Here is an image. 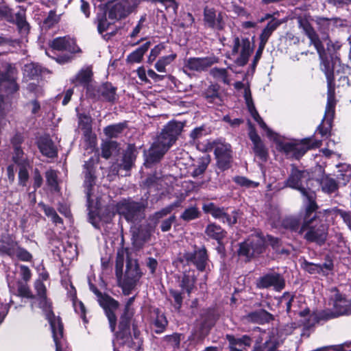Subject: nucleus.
I'll use <instances>...</instances> for the list:
<instances>
[{"label":"nucleus","mask_w":351,"mask_h":351,"mask_svg":"<svg viewBox=\"0 0 351 351\" xmlns=\"http://www.w3.org/2000/svg\"><path fill=\"white\" fill-rule=\"evenodd\" d=\"M34 287L37 292V298H35L36 305L45 313L47 319L51 326L53 341L56 345V351H64L66 346V341L63 337V325L59 317H56L51 311V305L45 296L46 288L40 280L34 282Z\"/></svg>","instance_id":"nucleus-1"},{"label":"nucleus","mask_w":351,"mask_h":351,"mask_svg":"<svg viewBox=\"0 0 351 351\" xmlns=\"http://www.w3.org/2000/svg\"><path fill=\"white\" fill-rule=\"evenodd\" d=\"M126 258V271L123 280L128 281L136 285L141 277L137 263L129 258L128 251L126 248L121 247L118 250L116 258V275L119 279L122 276L124 261Z\"/></svg>","instance_id":"nucleus-2"},{"label":"nucleus","mask_w":351,"mask_h":351,"mask_svg":"<svg viewBox=\"0 0 351 351\" xmlns=\"http://www.w3.org/2000/svg\"><path fill=\"white\" fill-rule=\"evenodd\" d=\"M324 66V72L328 80V99L326 110L322 123L319 125L317 131L322 136H327L330 130L332 121L335 114V99L334 88L332 87V80L330 78V72L328 64L323 60Z\"/></svg>","instance_id":"nucleus-3"},{"label":"nucleus","mask_w":351,"mask_h":351,"mask_svg":"<svg viewBox=\"0 0 351 351\" xmlns=\"http://www.w3.org/2000/svg\"><path fill=\"white\" fill-rule=\"evenodd\" d=\"M229 46V58L233 60L238 66L245 65L253 51L250 40L247 38L234 36Z\"/></svg>","instance_id":"nucleus-4"},{"label":"nucleus","mask_w":351,"mask_h":351,"mask_svg":"<svg viewBox=\"0 0 351 351\" xmlns=\"http://www.w3.org/2000/svg\"><path fill=\"white\" fill-rule=\"evenodd\" d=\"M327 230L328 228L325 223L318 221L316 218L313 217L310 220L304 219L299 234H303L304 238L308 241L322 245L326 239Z\"/></svg>","instance_id":"nucleus-5"},{"label":"nucleus","mask_w":351,"mask_h":351,"mask_svg":"<svg viewBox=\"0 0 351 351\" xmlns=\"http://www.w3.org/2000/svg\"><path fill=\"white\" fill-rule=\"evenodd\" d=\"M321 145L320 141H313L312 138H305L301 141H292L281 144V149L289 156L298 159L308 149L318 147Z\"/></svg>","instance_id":"nucleus-6"},{"label":"nucleus","mask_w":351,"mask_h":351,"mask_svg":"<svg viewBox=\"0 0 351 351\" xmlns=\"http://www.w3.org/2000/svg\"><path fill=\"white\" fill-rule=\"evenodd\" d=\"M90 290L97 296L98 302L104 309L106 315L108 319L110 329L112 331H114L117 322V317L114 312L119 307L118 302L108 295H103L97 289L92 285H90Z\"/></svg>","instance_id":"nucleus-7"},{"label":"nucleus","mask_w":351,"mask_h":351,"mask_svg":"<svg viewBox=\"0 0 351 351\" xmlns=\"http://www.w3.org/2000/svg\"><path fill=\"white\" fill-rule=\"evenodd\" d=\"M265 241L261 236L253 235L240 245L239 254L250 258L262 253Z\"/></svg>","instance_id":"nucleus-8"},{"label":"nucleus","mask_w":351,"mask_h":351,"mask_svg":"<svg viewBox=\"0 0 351 351\" xmlns=\"http://www.w3.org/2000/svg\"><path fill=\"white\" fill-rule=\"evenodd\" d=\"M144 210L143 206L138 202L124 200L117 204V211L128 221L136 220Z\"/></svg>","instance_id":"nucleus-9"},{"label":"nucleus","mask_w":351,"mask_h":351,"mask_svg":"<svg viewBox=\"0 0 351 351\" xmlns=\"http://www.w3.org/2000/svg\"><path fill=\"white\" fill-rule=\"evenodd\" d=\"M87 95L95 99L113 101L116 99V89L109 83L100 86L90 85L87 87Z\"/></svg>","instance_id":"nucleus-10"},{"label":"nucleus","mask_w":351,"mask_h":351,"mask_svg":"<svg viewBox=\"0 0 351 351\" xmlns=\"http://www.w3.org/2000/svg\"><path fill=\"white\" fill-rule=\"evenodd\" d=\"M134 301V297L128 299L123 314L121 315L119 324V331L117 332V338L123 339V343H125L130 335V322L133 315V310L131 308Z\"/></svg>","instance_id":"nucleus-11"},{"label":"nucleus","mask_w":351,"mask_h":351,"mask_svg":"<svg viewBox=\"0 0 351 351\" xmlns=\"http://www.w3.org/2000/svg\"><path fill=\"white\" fill-rule=\"evenodd\" d=\"M215 155L217 167L222 171L230 167L232 162V151L230 144L217 143L215 147Z\"/></svg>","instance_id":"nucleus-12"},{"label":"nucleus","mask_w":351,"mask_h":351,"mask_svg":"<svg viewBox=\"0 0 351 351\" xmlns=\"http://www.w3.org/2000/svg\"><path fill=\"white\" fill-rule=\"evenodd\" d=\"M218 62V58L215 56H206L204 58H189L185 60L184 71L202 72L215 63Z\"/></svg>","instance_id":"nucleus-13"},{"label":"nucleus","mask_w":351,"mask_h":351,"mask_svg":"<svg viewBox=\"0 0 351 351\" xmlns=\"http://www.w3.org/2000/svg\"><path fill=\"white\" fill-rule=\"evenodd\" d=\"M351 314V309L348 308V302L341 295L337 294L333 304V310H326L321 313L322 319H330L343 315Z\"/></svg>","instance_id":"nucleus-14"},{"label":"nucleus","mask_w":351,"mask_h":351,"mask_svg":"<svg viewBox=\"0 0 351 351\" xmlns=\"http://www.w3.org/2000/svg\"><path fill=\"white\" fill-rule=\"evenodd\" d=\"M182 128L183 124L180 122H169L158 136L159 142L167 143V145L171 147L176 141L178 136L181 133Z\"/></svg>","instance_id":"nucleus-15"},{"label":"nucleus","mask_w":351,"mask_h":351,"mask_svg":"<svg viewBox=\"0 0 351 351\" xmlns=\"http://www.w3.org/2000/svg\"><path fill=\"white\" fill-rule=\"evenodd\" d=\"M204 212L208 213L216 219L229 225L234 224L237 220V213L232 212L231 215L224 211L223 208L216 206L213 203L204 204L202 206Z\"/></svg>","instance_id":"nucleus-16"},{"label":"nucleus","mask_w":351,"mask_h":351,"mask_svg":"<svg viewBox=\"0 0 351 351\" xmlns=\"http://www.w3.org/2000/svg\"><path fill=\"white\" fill-rule=\"evenodd\" d=\"M299 27L303 29L305 34L310 39V44L314 45L320 58L323 60L324 47L313 27L306 20L304 19L299 20Z\"/></svg>","instance_id":"nucleus-17"},{"label":"nucleus","mask_w":351,"mask_h":351,"mask_svg":"<svg viewBox=\"0 0 351 351\" xmlns=\"http://www.w3.org/2000/svg\"><path fill=\"white\" fill-rule=\"evenodd\" d=\"M256 285L261 289L273 287L275 290L280 291L285 287V280L278 274H270L261 277Z\"/></svg>","instance_id":"nucleus-18"},{"label":"nucleus","mask_w":351,"mask_h":351,"mask_svg":"<svg viewBox=\"0 0 351 351\" xmlns=\"http://www.w3.org/2000/svg\"><path fill=\"white\" fill-rule=\"evenodd\" d=\"M204 21L205 24L212 28L221 29L223 27L222 15L213 8L206 7L204 10Z\"/></svg>","instance_id":"nucleus-19"},{"label":"nucleus","mask_w":351,"mask_h":351,"mask_svg":"<svg viewBox=\"0 0 351 351\" xmlns=\"http://www.w3.org/2000/svg\"><path fill=\"white\" fill-rule=\"evenodd\" d=\"M184 258L188 263H193L199 271H204L207 263V254L204 248L199 249L194 252L185 254Z\"/></svg>","instance_id":"nucleus-20"},{"label":"nucleus","mask_w":351,"mask_h":351,"mask_svg":"<svg viewBox=\"0 0 351 351\" xmlns=\"http://www.w3.org/2000/svg\"><path fill=\"white\" fill-rule=\"evenodd\" d=\"M51 47L56 50L67 51L72 53L80 51V48L75 44V41L69 37L55 38L51 42Z\"/></svg>","instance_id":"nucleus-21"},{"label":"nucleus","mask_w":351,"mask_h":351,"mask_svg":"<svg viewBox=\"0 0 351 351\" xmlns=\"http://www.w3.org/2000/svg\"><path fill=\"white\" fill-rule=\"evenodd\" d=\"M305 178H306V174L304 171L293 168L291 175L286 181V186L297 189L302 194L308 191L302 185L303 180Z\"/></svg>","instance_id":"nucleus-22"},{"label":"nucleus","mask_w":351,"mask_h":351,"mask_svg":"<svg viewBox=\"0 0 351 351\" xmlns=\"http://www.w3.org/2000/svg\"><path fill=\"white\" fill-rule=\"evenodd\" d=\"M169 147L167 143L159 142V138H157L148 151L147 161L150 162L158 161Z\"/></svg>","instance_id":"nucleus-23"},{"label":"nucleus","mask_w":351,"mask_h":351,"mask_svg":"<svg viewBox=\"0 0 351 351\" xmlns=\"http://www.w3.org/2000/svg\"><path fill=\"white\" fill-rule=\"evenodd\" d=\"M84 167L86 168L85 173L84 187L87 197V201L90 205L94 202L95 195V176L91 169L88 167V163L86 162Z\"/></svg>","instance_id":"nucleus-24"},{"label":"nucleus","mask_w":351,"mask_h":351,"mask_svg":"<svg viewBox=\"0 0 351 351\" xmlns=\"http://www.w3.org/2000/svg\"><path fill=\"white\" fill-rule=\"evenodd\" d=\"M38 148L44 156L49 158H53L57 155V148L47 136L40 137L38 141Z\"/></svg>","instance_id":"nucleus-25"},{"label":"nucleus","mask_w":351,"mask_h":351,"mask_svg":"<svg viewBox=\"0 0 351 351\" xmlns=\"http://www.w3.org/2000/svg\"><path fill=\"white\" fill-rule=\"evenodd\" d=\"M227 339L229 341L230 351H243L251 344L250 338L246 335L237 339L233 336L227 335Z\"/></svg>","instance_id":"nucleus-26"},{"label":"nucleus","mask_w":351,"mask_h":351,"mask_svg":"<svg viewBox=\"0 0 351 351\" xmlns=\"http://www.w3.org/2000/svg\"><path fill=\"white\" fill-rule=\"evenodd\" d=\"M17 243L10 235L2 237L0 240V253L8 254L10 256H14V252Z\"/></svg>","instance_id":"nucleus-27"},{"label":"nucleus","mask_w":351,"mask_h":351,"mask_svg":"<svg viewBox=\"0 0 351 351\" xmlns=\"http://www.w3.org/2000/svg\"><path fill=\"white\" fill-rule=\"evenodd\" d=\"M92 77L93 71L91 67L86 66L79 71L76 75L71 80V82L76 84L86 86L87 88L88 86L90 85L88 84L91 82Z\"/></svg>","instance_id":"nucleus-28"},{"label":"nucleus","mask_w":351,"mask_h":351,"mask_svg":"<svg viewBox=\"0 0 351 351\" xmlns=\"http://www.w3.org/2000/svg\"><path fill=\"white\" fill-rule=\"evenodd\" d=\"M205 234L209 238L216 240L219 243L226 237V232L221 226L215 223L208 224L205 230Z\"/></svg>","instance_id":"nucleus-29"},{"label":"nucleus","mask_w":351,"mask_h":351,"mask_svg":"<svg viewBox=\"0 0 351 351\" xmlns=\"http://www.w3.org/2000/svg\"><path fill=\"white\" fill-rule=\"evenodd\" d=\"M152 317L155 332H162L167 325V320L164 314L157 309L153 312Z\"/></svg>","instance_id":"nucleus-30"},{"label":"nucleus","mask_w":351,"mask_h":351,"mask_svg":"<svg viewBox=\"0 0 351 351\" xmlns=\"http://www.w3.org/2000/svg\"><path fill=\"white\" fill-rule=\"evenodd\" d=\"M150 46L151 43L149 41L146 42L135 51L130 53L127 57V60L132 63L140 62L142 60L144 54L147 52Z\"/></svg>","instance_id":"nucleus-31"},{"label":"nucleus","mask_w":351,"mask_h":351,"mask_svg":"<svg viewBox=\"0 0 351 351\" xmlns=\"http://www.w3.org/2000/svg\"><path fill=\"white\" fill-rule=\"evenodd\" d=\"M246 102H247L248 110H249L251 116L254 119V121H256L258 123V125H260V127L262 129H263L265 131L267 132V134L269 136H271V131L269 129V128L267 126L266 123L263 121L262 118L258 114L252 100H250L247 98Z\"/></svg>","instance_id":"nucleus-32"},{"label":"nucleus","mask_w":351,"mask_h":351,"mask_svg":"<svg viewBox=\"0 0 351 351\" xmlns=\"http://www.w3.org/2000/svg\"><path fill=\"white\" fill-rule=\"evenodd\" d=\"M195 280L196 278L195 271L184 272L180 283V287L183 290H185L188 294H190L194 288Z\"/></svg>","instance_id":"nucleus-33"},{"label":"nucleus","mask_w":351,"mask_h":351,"mask_svg":"<svg viewBox=\"0 0 351 351\" xmlns=\"http://www.w3.org/2000/svg\"><path fill=\"white\" fill-rule=\"evenodd\" d=\"M177 54L171 53L168 56L160 57L155 63L154 68L160 73H166V66L171 64L176 58Z\"/></svg>","instance_id":"nucleus-34"},{"label":"nucleus","mask_w":351,"mask_h":351,"mask_svg":"<svg viewBox=\"0 0 351 351\" xmlns=\"http://www.w3.org/2000/svg\"><path fill=\"white\" fill-rule=\"evenodd\" d=\"M306 199L308 205L306 206V215L305 219L310 220L311 218H315V215L311 217L312 213L316 210L317 205L314 201L315 193L310 189L302 194Z\"/></svg>","instance_id":"nucleus-35"},{"label":"nucleus","mask_w":351,"mask_h":351,"mask_svg":"<svg viewBox=\"0 0 351 351\" xmlns=\"http://www.w3.org/2000/svg\"><path fill=\"white\" fill-rule=\"evenodd\" d=\"M280 25V22L278 20H272L269 21L260 36L261 43L266 44L272 32L276 29Z\"/></svg>","instance_id":"nucleus-36"},{"label":"nucleus","mask_w":351,"mask_h":351,"mask_svg":"<svg viewBox=\"0 0 351 351\" xmlns=\"http://www.w3.org/2000/svg\"><path fill=\"white\" fill-rule=\"evenodd\" d=\"M14 162L19 167L29 166V161L24 154L23 151L21 147H16L14 148V153L12 156Z\"/></svg>","instance_id":"nucleus-37"},{"label":"nucleus","mask_w":351,"mask_h":351,"mask_svg":"<svg viewBox=\"0 0 351 351\" xmlns=\"http://www.w3.org/2000/svg\"><path fill=\"white\" fill-rule=\"evenodd\" d=\"M16 25L23 34H27L29 31V25L26 21L25 10L20 8L19 11L16 14Z\"/></svg>","instance_id":"nucleus-38"},{"label":"nucleus","mask_w":351,"mask_h":351,"mask_svg":"<svg viewBox=\"0 0 351 351\" xmlns=\"http://www.w3.org/2000/svg\"><path fill=\"white\" fill-rule=\"evenodd\" d=\"M125 123H120L108 125L104 128V133L110 138L117 137L125 129Z\"/></svg>","instance_id":"nucleus-39"},{"label":"nucleus","mask_w":351,"mask_h":351,"mask_svg":"<svg viewBox=\"0 0 351 351\" xmlns=\"http://www.w3.org/2000/svg\"><path fill=\"white\" fill-rule=\"evenodd\" d=\"M18 293L19 295L21 297L33 299L31 303V308L32 310H34L35 306H36V302L35 300V297L31 293L30 289L27 284L19 282L18 285Z\"/></svg>","instance_id":"nucleus-40"},{"label":"nucleus","mask_w":351,"mask_h":351,"mask_svg":"<svg viewBox=\"0 0 351 351\" xmlns=\"http://www.w3.org/2000/svg\"><path fill=\"white\" fill-rule=\"evenodd\" d=\"M106 12L99 13L95 19V23L97 24V31L100 34L106 32L110 25V23L106 19Z\"/></svg>","instance_id":"nucleus-41"},{"label":"nucleus","mask_w":351,"mask_h":351,"mask_svg":"<svg viewBox=\"0 0 351 351\" xmlns=\"http://www.w3.org/2000/svg\"><path fill=\"white\" fill-rule=\"evenodd\" d=\"M78 119L79 127L83 130L85 136H88L91 132V117L86 114H80Z\"/></svg>","instance_id":"nucleus-42"},{"label":"nucleus","mask_w":351,"mask_h":351,"mask_svg":"<svg viewBox=\"0 0 351 351\" xmlns=\"http://www.w3.org/2000/svg\"><path fill=\"white\" fill-rule=\"evenodd\" d=\"M117 149V143L114 141H106L101 145V156L105 158H108Z\"/></svg>","instance_id":"nucleus-43"},{"label":"nucleus","mask_w":351,"mask_h":351,"mask_svg":"<svg viewBox=\"0 0 351 351\" xmlns=\"http://www.w3.org/2000/svg\"><path fill=\"white\" fill-rule=\"evenodd\" d=\"M205 97L209 103L219 104L221 99L218 90L215 85L210 86L205 92Z\"/></svg>","instance_id":"nucleus-44"},{"label":"nucleus","mask_w":351,"mask_h":351,"mask_svg":"<svg viewBox=\"0 0 351 351\" xmlns=\"http://www.w3.org/2000/svg\"><path fill=\"white\" fill-rule=\"evenodd\" d=\"M173 205H169L168 206L162 208L159 211L156 212L152 216H150V220L154 221L155 224H157L159 221L167 216L173 210Z\"/></svg>","instance_id":"nucleus-45"},{"label":"nucleus","mask_w":351,"mask_h":351,"mask_svg":"<svg viewBox=\"0 0 351 351\" xmlns=\"http://www.w3.org/2000/svg\"><path fill=\"white\" fill-rule=\"evenodd\" d=\"M16 80V70L14 68L10 67V70L6 73L2 74L1 80L4 82H8L10 84L11 88L12 90L16 91L18 89L17 84L15 82Z\"/></svg>","instance_id":"nucleus-46"},{"label":"nucleus","mask_w":351,"mask_h":351,"mask_svg":"<svg viewBox=\"0 0 351 351\" xmlns=\"http://www.w3.org/2000/svg\"><path fill=\"white\" fill-rule=\"evenodd\" d=\"M40 66L34 63L27 64L23 68L24 75L29 78L38 76L40 73Z\"/></svg>","instance_id":"nucleus-47"},{"label":"nucleus","mask_w":351,"mask_h":351,"mask_svg":"<svg viewBox=\"0 0 351 351\" xmlns=\"http://www.w3.org/2000/svg\"><path fill=\"white\" fill-rule=\"evenodd\" d=\"M199 212L195 206H191L184 210L180 215V219L185 221H189L199 217Z\"/></svg>","instance_id":"nucleus-48"},{"label":"nucleus","mask_w":351,"mask_h":351,"mask_svg":"<svg viewBox=\"0 0 351 351\" xmlns=\"http://www.w3.org/2000/svg\"><path fill=\"white\" fill-rule=\"evenodd\" d=\"M322 190L326 193H332L337 189L336 181L330 178H324L321 182Z\"/></svg>","instance_id":"nucleus-49"},{"label":"nucleus","mask_w":351,"mask_h":351,"mask_svg":"<svg viewBox=\"0 0 351 351\" xmlns=\"http://www.w3.org/2000/svg\"><path fill=\"white\" fill-rule=\"evenodd\" d=\"M210 74L218 80L226 84H228L230 82L228 72L226 69L213 68L210 70Z\"/></svg>","instance_id":"nucleus-50"},{"label":"nucleus","mask_w":351,"mask_h":351,"mask_svg":"<svg viewBox=\"0 0 351 351\" xmlns=\"http://www.w3.org/2000/svg\"><path fill=\"white\" fill-rule=\"evenodd\" d=\"M283 225L285 228L298 232V233L301 228L300 227V219L295 217H287L283 221Z\"/></svg>","instance_id":"nucleus-51"},{"label":"nucleus","mask_w":351,"mask_h":351,"mask_svg":"<svg viewBox=\"0 0 351 351\" xmlns=\"http://www.w3.org/2000/svg\"><path fill=\"white\" fill-rule=\"evenodd\" d=\"M302 267L305 271H308L309 274H321L322 268L320 267L319 264H315L313 263L308 262L306 261H304V262L302 263Z\"/></svg>","instance_id":"nucleus-52"},{"label":"nucleus","mask_w":351,"mask_h":351,"mask_svg":"<svg viewBox=\"0 0 351 351\" xmlns=\"http://www.w3.org/2000/svg\"><path fill=\"white\" fill-rule=\"evenodd\" d=\"M254 151L262 160H266L267 152L262 141L254 144Z\"/></svg>","instance_id":"nucleus-53"},{"label":"nucleus","mask_w":351,"mask_h":351,"mask_svg":"<svg viewBox=\"0 0 351 351\" xmlns=\"http://www.w3.org/2000/svg\"><path fill=\"white\" fill-rule=\"evenodd\" d=\"M165 46L163 44H158L156 45L153 49H151L149 55L147 58V62L152 64L154 62L156 58L164 50Z\"/></svg>","instance_id":"nucleus-54"},{"label":"nucleus","mask_w":351,"mask_h":351,"mask_svg":"<svg viewBox=\"0 0 351 351\" xmlns=\"http://www.w3.org/2000/svg\"><path fill=\"white\" fill-rule=\"evenodd\" d=\"M29 166L19 167V183L20 185L25 186L29 179V173L27 169Z\"/></svg>","instance_id":"nucleus-55"},{"label":"nucleus","mask_w":351,"mask_h":351,"mask_svg":"<svg viewBox=\"0 0 351 351\" xmlns=\"http://www.w3.org/2000/svg\"><path fill=\"white\" fill-rule=\"evenodd\" d=\"M14 256L23 261H29L32 258V254L23 248L19 247L18 244H16Z\"/></svg>","instance_id":"nucleus-56"},{"label":"nucleus","mask_w":351,"mask_h":351,"mask_svg":"<svg viewBox=\"0 0 351 351\" xmlns=\"http://www.w3.org/2000/svg\"><path fill=\"white\" fill-rule=\"evenodd\" d=\"M234 180L238 184L247 188H255L258 185L257 182L250 180L245 177L238 176L234 178Z\"/></svg>","instance_id":"nucleus-57"},{"label":"nucleus","mask_w":351,"mask_h":351,"mask_svg":"<svg viewBox=\"0 0 351 351\" xmlns=\"http://www.w3.org/2000/svg\"><path fill=\"white\" fill-rule=\"evenodd\" d=\"M170 295L173 298L174 304L173 306L176 309L180 310L182 306L183 298L182 293L176 290H170Z\"/></svg>","instance_id":"nucleus-58"},{"label":"nucleus","mask_w":351,"mask_h":351,"mask_svg":"<svg viewBox=\"0 0 351 351\" xmlns=\"http://www.w3.org/2000/svg\"><path fill=\"white\" fill-rule=\"evenodd\" d=\"M133 162V155L131 152H127L123 158V162L120 165L125 170L131 168Z\"/></svg>","instance_id":"nucleus-59"},{"label":"nucleus","mask_w":351,"mask_h":351,"mask_svg":"<svg viewBox=\"0 0 351 351\" xmlns=\"http://www.w3.org/2000/svg\"><path fill=\"white\" fill-rule=\"evenodd\" d=\"M207 168V164L203 161L198 162L197 165H193V169L191 175L193 177H197L202 174Z\"/></svg>","instance_id":"nucleus-60"},{"label":"nucleus","mask_w":351,"mask_h":351,"mask_svg":"<svg viewBox=\"0 0 351 351\" xmlns=\"http://www.w3.org/2000/svg\"><path fill=\"white\" fill-rule=\"evenodd\" d=\"M46 179L48 184L52 187L56 188L58 185L57 173L53 170H49L46 172Z\"/></svg>","instance_id":"nucleus-61"},{"label":"nucleus","mask_w":351,"mask_h":351,"mask_svg":"<svg viewBox=\"0 0 351 351\" xmlns=\"http://www.w3.org/2000/svg\"><path fill=\"white\" fill-rule=\"evenodd\" d=\"M176 221V216L171 215L169 218L165 219L162 221L160 228L162 232H167L169 231L172 224Z\"/></svg>","instance_id":"nucleus-62"},{"label":"nucleus","mask_w":351,"mask_h":351,"mask_svg":"<svg viewBox=\"0 0 351 351\" xmlns=\"http://www.w3.org/2000/svg\"><path fill=\"white\" fill-rule=\"evenodd\" d=\"M59 20V16L56 14L54 11H50L48 16L45 19L44 23L45 24L50 27L56 23Z\"/></svg>","instance_id":"nucleus-63"},{"label":"nucleus","mask_w":351,"mask_h":351,"mask_svg":"<svg viewBox=\"0 0 351 351\" xmlns=\"http://www.w3.org/2000/svg\"><path fill=\"white\" fill-rule=\"evenodd\" d=\"M165 340L173 348L178 347L180 342V336L177 334L165 337Z\"/></svg>","instance_id":"nucleus-64"}]
</instances>
